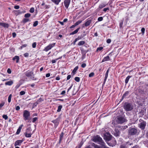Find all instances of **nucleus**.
Instances as JSON below:
<instances>
[{"label":"nucleus","instance_id":"obj_7","mask_svg":"<svg viewBox=\"0 0 148 148\" xmlns=\"http://www.w3.org/2000/svg\"><path fill=\"white\" fill-rule=\"evenodd\" d=\"M126 120L123 117H119L118 118L117 122L119 123H122L125 122Z\"/></svg>","mask_w":148,"mask_h":148},{"label":"nucleus","instance_id":"obj_63","mask_svg":"<svg viewBox=\"0 0 148 148\" xmlns=\"http://www.w3.org/2000/svg\"><path fill=\"white\" fill-rule=\"evenodd\" d=\"M60 79V77L59 76H58L56 78V79L57 80H59Z\"/></svg>","mask_w":148,"mask_h":148},{"label":"nucleus","instance_id":"obj_27","mask_svg":"<svg viewBox=\"0 0 148 148\" xmlns=\"http://www.w3.org/2000/svg\"><path fill=\"white\" fill-rule=\"evenodd\" d=\"M85 43V42L84 41H81L79 42L78 43L79 46H81L83 45Z\"/></svg>","mask_w":148,"mask_h":148},{"label":"nucleus","instance_id":"obj_4","mask_svg":"<svg viewBox=\"0 0 148 148\" xmlns=\"http://www.w3.org/2000/svg\"><path fill=\"white\" fill-rule=\"evenodd\" d=\"M30 116V112L28 111L25 110L23 111V116L25 120L28 119Z\"/></svg>","mask_w":148,"mask_h":148},{"label":"nucleus","instance_id":"obj_42","mask_svg":"<svg viewBox=\"0 0 148 148\" xmlns=\"http://www.w3.org/2000/svg\"><path fill=\"white\" fill-rule=\"evenodd\" d=\"M3 118L5 119V120H6L8 118L7 116L6 115L4 114L2 116Z\"/></svg>","mask_w":148,"mask_h":148},{"label":"nucleus","instance_id":"obj_49","mask_svg":"<svg viewBox=\"0 0 148 148\" xmlns=\"http://www.w3.org/2000/svg\"><path fill=\"white\" fill-rule=\"evenodd\" d=\"M50 6L49 5H45V7L44 8H45V9H49L50 8Z\"/></svg>","mask_w":148,"mask_h":148},{"label":"nucleus","instance_id":"obj_6","mask_svg":"<svg viewBox=\"0 0 148 148\" xmlns=\"http://www.w3.org/2000/svg\"><path fill=\"white\" fill-rule=\"evenodd\" d=\"M140 123L138 124L139 127L142 129H144L146 125V123L142 120H140Z\"/></svg>","mask_w":148,"mask_h":148},{"label":"nucleus","instance_id":"obj_40","mask_svg":"<svg viewBox=\"0 0 148 148\" xmlns=\"http://www.w3.org/2000/svg\"><path fill=\"white\" fill-rule=\"evenodd\" d=\"M25 92L23 91H21L20 92V94L21 95H25Z\"/></svg>","mask_w":148,"mask_h":148},{"label":"nucleus","instance_id":"obj_3","mask_svg":"<svg viewBox=\"0 0 148 148\" xmlns=\"http://www.w3.org/2000/svg\"><path fill=\"white\" fill-rule=\"evenodd\" d=\"M124 108L126 111H129L132 110L133 107L130 104L125 103L124 106Z\"/></svg>","mask_w":148,"mask_h":148},{"label":"nucleus","instance_id":"obj_61","mask_svg":"<svg viewBox=\"0 0 148 148\" xmlns=\"http://www.w3.org/2000/svg\"><path fill=\"white\" fill-rule=\"evenodd\" d=\"M4 103H2L0 104V108H1L4 105Z\"/></svg>","mask_w":148,"mask_h":148},{"label":"nucleus","instance_id":"obj_1","mask_svg":"<svg viewBox=\"0 0 148 148\" xmlns=\"http://www.w3.org/2000/svg\"><path fill=\"white\" fill-rule=\"evenodd\" d=\"M92 140L94 142L97 143L100 145H103L104 142L103 141L102 138L98 135L94 136L92 138Z\"/></svg>","mask_w":148,"mask_h":148},{"label":"nucleus","instance_id":"obj_59","mask_svg":"<svg viewBox=\"0 0 148 148\" xmlns=\"http://www.w3.org/2000/svg\"><path fill=\"white\" fill-rule=\"evenodd\" d=\"M12 34L13 37H15L16 36V34L15 32H13Z\"/></svg>","mask_w":148,"mask_h":148},{"label":"nucleus","instance_id":"obj_51","mask_svg":"<svg viewBox=\"0 0 148 148\" xmlns=\"http://www.w3.org/2000/svg\"><path fill=\"white\" fill-rule=\"evenodd\" d=\"M23 55L25 57H27L28 56L29 54L28 53H24Z\"/></svg>","mask_w":148,"mask_h":148},{"label":"nucleus","instance_id":"obj_5","mask_svg":"<svg viewBox=\"0 0 148 148\" xmlns=\"http://www.w3.org/2000/svg\"><path fill=\"white\" fill-rule=\"evenodd\" d=\"M55 43L49 44L48 45L45 47L44 50L45 51H47L51 49L53 47L55 46Z\"/></svg>","mask_w":148,"mask_h":148},{"label":"nucleus","instance_id":"obj_47","mask_svg":"<svg viewBox=\"0 0 148 148\" xmlns=\"http://www.w3.org/2000/svg\"><path fill=\"white\" fill-rule=\"evenodd\" d=\"M86 64L85 63H83L81 65V67L83 68H85L86 66Z\"/></svg>","mask_w":148,"mask_h":148},{"label":"nucleus","instance_id":"obj_32","mask_svg":"<svg viewBox=\"0 0 148 148\" xmlns=\"http://www.w3.org/2000/svg\"><path fill=\"white\" fill-rule=\"evenodd\" d=\"M103 49V47H98L97 49V51H101Z\"/></svg>","mask_w":148,"mask_h":148},{"label":"nucleus","instance_id":"obj_19","mask_svg":"<svg viewBox=\"0 0 148 148\" xmlns=\"http://www.w3.org/2000/svg\"><path fill=\"white\" fill-rule=\"evenodd\" d=\"M23 126V125H22L19 127V128L17 129V132H16V134H19Z\"/></svg>","mask_w":148,"mask_h":148},{"label":"nucleus","instance_id":"obj_58","mask_svg":"<svg viewBox=\"0 0 148 148\" xmlns=\"http://www.w3.org/2000/svg\"><path fill=\"white\" fill-rule=\"evenodd\" d=\"M58 22L62 25H64V22H63V21L61 22L60 21H58Z\"/></svg>","mask_w":148,"mask_h":148},{"label":"nucleus","instance_id":"obj_14","mask_svg":"<svg viewBox=\"0 0 148 148\" xmlns=\"http://www.w3.org/2000/svg\"><path fill=\"white\" fill-rule=\"evenodd\" d=\"M91 22V20L90 19H88L84 24V25L86 27L89 26L90 25Z\"/></svg>","mask_w":148,"mask_h":148},{"label":"nucleus","instance_id":"obj_38","mask_svg":"<svg viewBox=\"0 0 148 148\" xmlns=\"http://www.w3.org/2000/svg\"><path fill=\"white\" fill-rule=\"evenodd\" d=\"M109 72V69H108L106 72V74L105 75V77H106V78H107L108 77V73Z\"/></svg>","mask_w":148,"mask_h":148},{"label":"nucleus","instance_id":"obj_26","mask_svg":"<svg viewBox=\"0 0 148 148\" xmlns=\"http://www.w3.org/2000/svg\"><path fill=\"white\" fill-rule=\"evenodd\" d=\"M130 77L131 76H128L126 77L125 81L126 84H127L128 82L129 79Z\"/></svg>","mask_w":148,"mask_h":148},{"label":"nucleus","instance_id":"obj_22","mask_svg":"<svg viewBox=\"0 0 148 148\" xmlns=\"http://www.w3.org/2000/svg\"><path fill=\"white\" fill-rule=\"evenodd\" d=\"M32 135V134L28 133L27 132H26L25 134V136L27 138H29L31 137Z\"/></svg>","mask_w":148,"mask_h":148},{"label":"nucleus","instance_id":"obj_56","mask_svg":"<svg viewBox=\"0 0 148 148\" xmlns=\"http://www.w3.org/2000/svg\"><path fill=\"white\" fill-rule=\"evenodd\" d=\"M20 109V107L19 106H17L16 107V110H18Z\"/></svg>","mask_w":148,"mask_h":148},{"label":"nucleus","instance_id":"obj_8","mask_svg":"<svg viewBox=\"0 0 148 148\" xmlns=\"http://www.w3.org/2000/svg\"><path fill=\"white\" fill-rule=\"evenodd\" d=\"M112 136L108 134H106L104 135V139L108 141L111 140Z\"/></svg>","mask_w":148,"mask_h":148},{"label":"nucleus","instance_id":"obj_21","mask_svg":"<svg viewBox=\"0 0 148 148\" xmlns=\"http://www.w3.org/2000/svg\"><path fill=\"white\" fill-rule=\"evenodd\" d=\"M56 5H58L61 1V0H51Z\"/></svg>","mask_w":148,"mask_h":148},{"label":"nucleus","instance_id":"obj_17","mask_svg":"<svg viewBox=\"0 0 148 148\" xmlns=\"http://www.w3.org/2000/svg\"><path fill=\"white\" fill-rule=\"evenodd\" d=\"M110 60V57L108 56H107L104 57L102 60V62L106 61H108Z\"/></svg>","mask_w":148,"mask_h":148},{"label":"nucleus","instance_id":"obj_20","mask_svg":"<svg viewBox=\"0 0 148 148\" xmlns=\"http://www.w3.org/2000/svg\"><path fill=\"white\" fill-rule=\"evenodd\" d=\"M13 81L12 80H10L5 83V84L6 85L11 86L13 84Z\"/></svg>","mask_w":148,"mask_h":148},{"label":"nucleus","instance_id":"obj_45","mask_svg":"<svg viewBox=\"0 0 148 148\" xmlns=\"http://www.w3.org/2000/svg\"><path fill=\"white\" fill-rule=\"evenodd\" d=\"M38 119V118L36 117L33 118L32 119V122L34 123Z\"/></svg>","mask_w":148,"mask_h":148},{"label":"nucleus","instance_id":"obj_23","mask_svg":"<svg viewBox=\"0 0 148 148\" xmlns=\"http://www.w3.org/2000/svg\"><path fill=\"white\" fill-rule=\"evenodd\" d=\"M78 69V66H76L73 69V70L72 73H73V75L75 74V72H76L77 71Z\"/></svg>","mask_w":148,"mask_h":148},{"label":"nucleus","instance_id":"obj_64","mask_svg":"<svg viewBox=\"0 0 148 148\" xmlns=\"http://www.w3.org/2000/svg\"><path fill=\"white\" fill-rule=\"evenodd\" d=\"M68 21V19L67 18H65L63 21V22L65 23L67 22Z\"/></svg>","mask_w":148,"mask_h":148},{"label":"nucleus","instance_id":"obj_52","mask_svg":"<svg viewBox=\"0 0 148 148\" xmlns=\"http://www.w3.org/2000/svg\"><path fill=\"white\" fill-rule=\"evenodd\" d=\"M79 40V38H76L75 39V40H74V43H73V44L74 45H75V42L78 40Z\"/></svg>","mask_w":148,"mask_h":148},{"label":"nucleus","instance_id":"obj_30","mask_svg":"<svg viewBox=\"0 0 148 148\" xmlns=\"http://www.w3.org/2000/svg\"><path fill=\"white\" fill-rule=\"evenodd\" d=\"M38 24V21H36L34 22L33 26L34 27L36 26Z\"/></svg>","mask_w":148,"mask_h":148},{"label":"nucleus","instance_id":"obj_44","mask_svg":"<svg viewBox=\"0 0 148 148\" xmlns=\"http://www.w3.org/2000/svg\"><path fill=\"white\" fill-rule=\"evenodd\" d=\"M103 18L102 17H100L98 18V21H101L103 20Z\"/></svg>","mask_w":148,"mask_h":148},{"label":"nucleus","instance_id":"obj_9","mask_svg":"<svg viewBox=\"0 0 148 148\" xmlns=\"http://www.w3.org/2000/svg\"><path fill=\"white\" fill-rule=\"evenodd\" d=\"M71 2V0H65L64 1V3L65 7L67 9L69 6Z\"/></svg>","mask_w":148,"mask_h":148},{"label":"nucleus","instance_id":"obj_57","mask_svg":"<svg viewBox=\"0 0 148 148\" xmlns=\"http://www.w3.org/2000/svg\"><path fill=\"white\" fill-rule=\"evenodd\" d=\"M71 77V75H69L67 76V80H69L70 79Z\"/></svg>","mask_w":148,"mask_h":148},{"label":"nucleus","instance_id":"obj_24","mask_svg":"<svg viewBox=\"0 0 148 148\" xmlns=\"http://www.w3.org/2000/svg\"><path fill=\"white\" fill-rule=\"evenodd\" d=\"M64 134L63 132H62V133H61V134L60 135V140H59L60 142H61V141L62 140Z\"/></svg>","mask_w":148,"mask_h":148},{"label":"nucleus","instance_id":"obj_36","mask_svg":"<svg viewBox=\"0 0 148 148\" xmlns=\"http://www.w3.org/2000/svg\"><path fill=\"white\" fill-rule=\"evenodd\" d=\"M75 80L77 82H79V81H80V78L79 77H75Z\"/></svg>","mask_w":148,"mask_h":148},{"label":"nucleus","instance_id":"obj_12","mask_svg":"<svg viewBox=\"0 0 148 148\" xmlns=\"http://www.w3.org/2000/svg\"><path fill=\"white\" fill-rule=\"evenodd\" d=\"M23 142V140H16L14 143L15 146H16L17 145L20 146L21 145V143Z\"/></svg>","mask_w":148,"mask_h":148},{"label":"nucleus","instance_id":"obj_41","mask_svg":"<svg viewBox=\"0 0 148 148\" xmlns=\"http://www.w3.org/2000/svg\"><path fill=\"white\" fill-rule=\"evenodd\" d=\"M27 46V45L26 44H24L21 46L20 47V49H22L23 48L26 47Z\"/></svg>","mask_w":148,"mask_h":148},{"label":"nucleus","instance_id":"obj_48","mask_svg":"<svg viewBox=\"0 0 148 148\" xmlns=\"http://www.w3.org/2000/svg\"><path fill=\"white\" fill-rule=\"evenodd\" d=\"M145 30V28L144 27L142 28L141 29V31L143 34L144 33Z\"/></svg>","mask_w":148,"mask_h":148},{"label":"nucleus","instance_id":"obj_16","mask_svg":"<svg viewBox=\"0 0 148 148\" xmlns=\"http://www.w3.org/2000/svg\"><path fill=\"white\" fill-rule=\"evenodd\" d=\"M28 21H30L29 19L28 18H25L23 19L22 22L23 23L25 24Z\"/></svg>","mask_w":148,"mask_h":148},{"label":"nucleus","instance_id":"obj_28","mask_svg":"<svg viewBox=\"0 0 148 148\" xmlns=\"http://www.w3.org/2000/svg\"><path fill=\"white\" fill-rule=\"evenodd\" d=\"M82 22V20H79L77 21L75 24V26H77L80 24Z\"/></svg>","mask_w":148,"mask_h":148},{"label":"nucleus","instance_id":"obj_25","mask_svg":"<svg viewBox=\"0 0 148 148\" xmlns=\"http://www.w3.org/2000/svg\"><path fill=\"white\" fill-rule=\"evenodd\" d=\"M129 92L128 91L126 92L123 95L122 98L123 99L124 97H126L128 95Z\"/></svg>","mask_w":148,"mask_h":148},{"label":"nucleus","instance_id":"obj_54","mask_svg":"<svg viewBox=\"0 0 148 148\" xmlns=\"http://www.w3.org/2000/svg\"><path fill=\"white\" fill-rule=\"evenodd\" d=\"M109 10V8H104L103 9V11L104 12H106L107 10Z\"/></svg>","mask_w":148,"mask_h":148},{"label":"nucleus","instance_id":"obj_29","mask_svg":"<svg viewBox=\"0 0 148 148\" xmlns=\"http://www.w3.org/2000/svg\"><path fill=\"white\" fill-rule=\"evenodd\" d=\"M31 16V14L29 13H27L25 14L24 17L25 18H28Z\"/></svg>","mask_w":148,"mask_h":148},{"label":"nucleus","instance_id":"obj_33","mask_svg":"<svg viewBox=\"0 0 148 148\" xmlns=\"http://www.w3.org/2000/svg\"><path fill=\"white\" fill-rule=\"evenodd\" d=\"M106 6V5L103 4H100L99 6V8H100L101 9L104 7Z\"/></svg>","mask_w":148,"mask_h":148},{"label":"nucleus","instance_id":"obj_53","mask_svg":"<svg viewBox=\"0 0 148 148\" xmlns=\"http://www.w3.org/2000/svg\"><path fill=\"white\" fill-rule=\"evenodd\" d=\"M7 72L9 74H10L11 73V71L10 69H8L7 71Z\"/></svg>","mask_w":148,"mask_h":148},{"label":"nucleus","instance_id":"obj_15","mask_svg":"<svg viewBox=\"0 0 148 148\" xmlns=\"http://www.w3.org/2000/svg\"><path fill=\"white\" fill-rule=\"evenodd\" d=\"M16 60V62L18 63L19 60V57L18 56H16L13 58V60Z\"/></svg>","mask_w":148,"mask_h":148},{"label":"nucleus","instance_id":"obj_43","mask_svg":"<svg viewBox=\"0 0 148 148\" xmlns=\"http://www.w3.org/2000/svg\"><path fill=\"white\" fill-rule=\"evenodd\" d=\"M94 75V73L93 72H92L89 74V77H91L93 76Z\"/></svg>","mask_w":148,"mask_h":148},{"label":"nucleus","instance_id":"obj_18","mask_svg":"<svg viewBox=\"0 0 148 148\" xmlns=\"http://www.w3.org/2000/svg\"><path fill=\"white\" fill-rule=\"evenodd\" d=\"M80 27H78L77 29H76L75 30V31H74L73 32H72L70 34V35H73V34H74L77 33L78 32V31L80 29Z\"/></svg>","mask_w":148,"mask_h":148},{"label":"nucleus","instance_id":"obj_2","mask_svg":"<svg viewBox=\"0 0 148 148\" xmlns=\"http://www.w3.org/2000/svg\"><path fill=\"white\" fill-rule=\"evenodd\" d=\"M129 134L130 135H134L138 133L137 130L134 128H130L129 130Z\"/></svg>","mask_w":148,"mask_h":148},{"label":"nucleus","instance_id":"obj_34","mask_svg":"<svg viewBox=\"0 0 148 148\" xmlns=\"http://www.w3.org/2000/svg\"><path fill=\"white\" fill-rule=\"evenodd\" d=\"M62 108V106H61V105L59 106H58V109L57 110V112H60Z\"/></svg>","mask_w":148,"mask_h":148},{"label":"nucleus","instance_id":"obj_55","mask_svg":"<svg viewBox=\"0 0 148 148\" xmlns=\"http://www.w3.org/2000/svg\"><path fill=\"white\" fill-rule=\"evenodd\" d=\"M107 42L108 43H110L111 42V40L110 39H108L107 40Z\"/></svg>","mask_w":148,"mask_h":148},{"label":"nucleus","instance_id":"obj_62","mask_svg":"<svg viewBox=\"0 0 148 148\" xmlns=\"http://www.w3.org/2000/svg\"><path fill=\"white\" fill-rule=\"evenodd\" d=\"M50 74L49 73H48L46 74V77H50Z\"/></svg>","mask_w":148,"mask_h":148},{"label":"nucleus","instance_id":"obj_13","mask_svg":"<svg viewBox=\"0 0 148 148\" xmlns=\"http://www.w3.org/2000/svg\"><path fill=\"white\" fill-rule=\"evenodd\" d=\"M0 26L7 28L9 27V25L8 24L4 23H0Z\"/></svg>","mask_w":148,"mask_h":148},{"label":"nucleus","instance_id":"obj_31","mask_svg":"<svg viewBox=\"0 0 148 148\" xmlns=\"http://www.w3.org/2000/svg\"><path fill=\"white\" fill-rule=\"evenodd\" d=\"M123 20H122L120 21V22L119 23V25L120 28L122 27V26L123 25Z\"/></svg>","mask_w":148,"mask_h":148},{"label":"nucleus","instance_id":"obj_60","mask_svg":"<svg viewBox=\"0 0 148 148\" xmlns=\"http://www.w3.org/2000/svg\"><path fill=\"white\" fill-rule=\"evenodd\" d=\"M66 93V92L65 90H63L61 92V94L62 95H64Z\"/></svg>","mask_w":148,"mask_h":148},{"label":"nucleus","instance_id":"obj_46","mask_svg":"<svg viewBox=\"0 0 148 148\" xmlns=\"http://www.w3.org/2000/svg\"><path fill=\"white\" fill-rule=\"evenodd\" d=\"M36 42L33 43L32 45V46L33 48H35L36 47Z\"/></svg>","mask_w":148,"mask_h":148},{"label":"nucleus","instance_id":"obj_10","mask_svg":"<svg viewBox=\"0 0 148 148\" xmlns=\"http://www.w3.org/2000/svg\"><path fill=\"white\" fill-rule=\"evenodd\" d=\"M60 120V118H57L55 120H53L52 121V122L55 125V127H56L59 124Z\"/></svg>","mask_w":148,"mask_h":148},{"label":"nucleus","instance_id":"obj_50","mask_svg":"<svg viewBox=\"0 0 148 148\" xmlns=\"http://www.w3.org/2000/svg\"><path fill=\"white\" fill-rule=\"evenodd\" d=\"M14 9H18L20 7L19 5H16L14 7Z\"/></svg>","mask_w":148,"mask_h":148},{"label":"nucleus","instance_id":"obj_11","mask_svg":"<svg viewBox=\"0 0 148 148\" xmlns=\"http://www.w3.org/2000/svg\"><path fill=\"white\" fill-rule=\"evenodd\" d=\"M33 73L32 71H27L25 72V75L27 77H31L33 76Z\"/></svg>","mask_w":148,"mask_h":148},{"label":"nucleus","instance_id":"obj_39","mask_svg":"<svg viewBox=\"0 0 148 148\" xmlns=\"http://www.w3.org/2000/svg\"><path fill=\"white\" fill-rule=\"evenodd\" d=\"M102 145V148H109L108 147H106L105 145V143L103 142V145Z\"/></svg>","mask_w":148,"mask_h":148},{"label":"nucleus","instance_id":"obj_37","mask_svg":"<svg viewBox=\"0 0 148 148\" xmlns=\"http://www.w3.org/2000/svg\"><path fill=\"white\" fill-rule=\"evenodd\" d=\"M34 11V8L32 7L29 10V12L31 13H33Z\"/></svg>","mask_w":148,"mask_h":148},{"label":"nucleus","instance_id":"obj_35","mask_svg":"<svg viewBox=\"0 0 148 148\" xmlns=\"http://www.w3.org/2000/svg\"><path fill=\"white\" fill-rule=\"evenodd\" d=\"M12 96V95L10 94L9 95V96L8 97V102H9V103H10L11 102Z\"/></svg>","mask_w":148,"mask_h":148}]
</instances>
